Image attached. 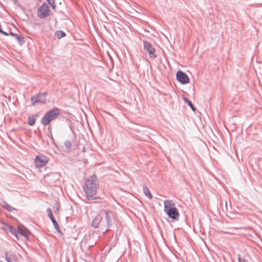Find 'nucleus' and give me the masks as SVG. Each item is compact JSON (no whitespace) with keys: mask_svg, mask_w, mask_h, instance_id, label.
<instances>
[{"mask_svg":"<svg viewBox=\"0 0 262 262\" xmlns=\"http://www.w3.org/2000/svg\"><path fill=\"white\" fill-rule=\"evenodd\" d=\"M8 261H9V262H11V261H10L8 259Z\"/></svg>","mask_w":262,"mask_h":262,"instance_id":"24","label":"nucleus"},{"mask_svg":"<svg viewBox=\"0 0 262 262\" xmlns=\"http://www.w3.org/2000/svg\"><path fill=\"white\" fill-rule=\"evenodd\" d=\"M183 100H184V101H185V102H186L187 103H188V102H189V101H190V100H189L188 98H187L186 97H183Z\"/></svg>","mask_w":262,"mask_h":262,"instance_id":"22","label":"nucleus"},{"mask_svg":"<svg viewBox=\"0 0 262 262\" xmlns=\"http://www.w3.org/2000/svg\"><path fill=\"white\" fill-rule=\"evenodd\" d=\"M56 35L59 38H60L64 37L66 35V34L61 31H59L56 32Z\"/></svg>","mask_w":262,"mask_h":262,"instance_id":"17","label":"nucleus"},{"mask_svg":"<svg viewBox=\"0 0 262 262\" xmlns=\"http://www.w3.org/2000/svg\"><path fill=\"white\" fill-rule=\"evenodd\" d=\"M36 121V118L34 116H31L28 118V124L30 126H33Z\"/></svg>","mask_w":262,"mask_h":262,"instance_id":"16","label":"nucleus"},{"mask_svg":"<svg viewBox=\"0 0 262 262\" xmlns=\"http://www.w3.org/2000/svg\"><path fill=\"white\" fill-rule=\"evenodd\" d=\"M105 214V216L107 220V221L108 222L110 221V216L108 214L107 212L105 211H102L100 212V214H97L95 218L94 219L92 222V226L95 228H97L99 227L100 223L101 220V215Z\"/></svg>","mask_w":262,"mask_h":262,"instance_id":"6","label":"nucleus"},{"mask_svg":"<svg viewBox=\"0 0 262 262\" xmlns=\"http://www.w3.org/2000/svg\"><path fill=\"white\" fill-rule=\"evenodd\" d=\"M144 48L147 50L148 52L150 58H155L156 57L155 52V49L151 46V45L147 42H144Z\"/></svg>","mask_w":262,"mask_h":262,"instance_id":"10","label":"nucleus"},{"mask_svg":"<svg viewBox=\"0 0 262 262\" xmlns=\"http://www.w3.org/2000/svg\"><path fill=\"white\" fill-rule=\"evenodd\" d=\"M175 204L172 200H166L164 202V211L166 212L168 210L175 208Z\"/></svg>","mask_w":262,"mask_h":262,"instance_id":"12","label":"nucleus"},{"mask_svg":"<svg viewBox=\"0 0 262 262\" xmlns=\"http://www.w3.org/2000/svg\"><path fill=\"white\" fill-rule=\"evenodd\" d=\"M187 104L191 108V109L194 112L195 111V108H194V107L193 106L192 103H191V102L190 101L189 102H188Z\"/></svg>","mask_w":262,"mask_h":262,"instance_id":"20","label":"nucleus"},{"mask_svg":"<svg viewBox=\"0 0 262 262\" xmlns=\"http://www.w3.org/2000/svg\"><path fill=\"white\" fill-rule=\"evenodd\" d=\"M38 16L41 18L47 17L50 14L49 7L46 4H42L38 9Z\"/></svg>","mask_w":262,"mask_h":262,"instance_id":"5","label":"nucleus"},{"mask_svg":"<svg viewBox=\"0 0 262 262\" xmlns=\"http://www.w3.org/2000/svg\"><path fill=\"white\" fill-rule=\"evenodd\" d=\"M11 35L14 36L15 37L16 39L18 41L19 44L21 45L24 42L23 37L12 33H11Z\"/></svg>","mask_w":262,"mask_h":262,"instance_id":"15","label":"nucleus"},{"mask_svg":"<svg viewBox=\"0 0 262 262\" xmlns=\"http://www.w3.org/2000/svg\"><path fill=\"white\" fill-rule=\"evenodd\" d=\"M8 261H9V262H11V261H10L8 259Z\"/></svg>","mask_w":262,"mask_h":262,"instance_id":"25","label":"nucleus"},{"mask_svg":"<svg viewBox=\"0 0 262 262\" xmlns=\"http://www.w3.org/2000/svg\"><path fill=\"white\" fill-rule=\"evenodd\" d=\"M177 79L182 84H187L189 82L188 76L183 72L179 71L177 73Z\"/></svg>","mask_w":262,"mask_h":262,"instance_id":"8","label":"nucleus"},{"mask_svg":"<svg viewBox=\"0 0 262 262\" xmlns=\"http://www.w3.org/2000/svg\"><path fill=\"white\" fill-rule=\"evenodd\" d=\"M1 205L3 207L7 209L8 211L12 212L15 210V208L10 205L8 203H7L6 202L3 201Z\"/></svg>","mask_w":262,"mask_h":262,"instance_id":"13","label":"nucleus"},{"mask_svg":"<svg viewBox=\"0 0 262 262\" xmlns=\"http://www.w3.org/2000/svg\"><path fill=\"white\" fill-rule=\"evenodd\" d=\"M99 188V183L96 176L93 175L88 178L83 186L84 191L88 199H96L97 189Z\"/></svg>","mask_w":262,"mask_h":262,"instance_id":"1","label":"nucleus"},{"mask_svg":"<svg viewBox=\"0 0 262 262\" xmlns=\"http://www.w3.org/2000/svg\"><path fill=\"white\" fill-rule=\"evenodd\" d=\"M143 191L144 194L149 199H151L152 198V195L150 193V190L146 186H144L143 188Z\"/></svg>","mask_w":262,"mask_h":262,"instance_id":"14","label":"nucleus"},{"mask_svg":"<svg viewBox=\"0 0 262 262\" xmlns=\"http://www.w3.org/2000/svg\"><path fill=\"white\" fill-rule=\"evenodd\" d=\"M1 33L3 34H4L5 35H8V33H7L6 32L3 31V30H2V32H1Z\"/></svg>","mask_w":262,"mask_h":262,"instance_id":"23","label":"nucleus"},{"mask_svg":"<svg viewBox=\"0 0 262 262\" xmlns=\"http://www.w3.org/2000/svg\"><path fill=\"white\" fill-rule=\"evenodd\" d=\"M47 212L48 213V216H49V218L51 219V220L52 221L56 230L58 232H60V227L53 216L51 209L50 208L47 209Z\"/></svg>","mask_w":262,"mask_h":262,"instance_id":"11","label":"nucleus"},{"mask_svg":"<svg viewBox=\"0 0 262 262\" xmlns=\"http://www.w3.org/2000/svg\"><path fill=\"white\" fill-rule=\"evenodd\" d=\"M166 213L170 218L174 220H178L180 216L178 210L176 207L168 210Z\"/></svg>","mask_w":262,"mask_h":262,"instance_id":"9","label":"nucleus"},{"mask_svg":"<svg viewBox=\"0 0 262 262\" xmlns=\"http://www.w3.org/2000/svg\"><path fill=\"white\" fill-rule=\"evenodd\" d=\"M46 94L42 93L38 94L36 96L32 97L31 99L32 105H34L36 103H45L46 101Z\"/></svg>","mask_w":262,"mask_h":262,"instance_id":"7","label":"nucleus"},{"mask_svg":"<svg viewBox=\"0 0 262 262\" xmlns=\"http://www.w3.org/2000/svg\"><path fill=\"white\" fill-rule=\"evenodd\" d=\"M7 230L11 233L14 234L17 238H18L17 233H19L25 237L28 236V231L23 226H18L17 227V231L12 226L8 225Z\"/></svg>","mask_w":262,"mask_h":262,"instance_id":"3","label":"nucleus"},{"mask_svg":"<svg viewBox=\"0 0 262 262\" xmlns=\"http://www.w3.org/2000/svg\"><path fill=\"white\" fill-rule=\"evenodd\" d=\"M54 213L56 214H58L59 213V206L57 204L55 205L54 206Z\"/></svg>","mask_w":262,"mask_h":262,"instance_id":"19","label":"nucleus"},{"mask_svg":"<svg viewBox=\"0 0 262 262\" xmlns=\"http://www.w3.org/2000/svg\"><path fill=\"white\" fill-rule=\"evenodd\" d=\"M49 158L43 155H39L35 159V164L37 167H42L47 165Z\"/></svg>","mask_w":262,"mask_h":262,"instance_id":"4","label":"nucleus"},{"mask_svg":"<svg viewBox=\"0 0 262 262\" xmlns=\"http://www.w3.org/2000/svg\"><path fill=\"white\" fill-rule=\"evenodd\" d=\"M59 113V110L58 108H54L47 112L42 118V123L44 125H48L52 120L57 118Z\"/></svg>","mask_w":262,"mask_h":262,"instance_id":"2","label":"nucleus"},{"mask_svg":"<svg viewBox=\"0 0 262 262\" xmlns=\"http://www.w3.org/2000/svg\"><path fill=\"white\" fill-rule=\"evenodd\" d=\"M65 145L68 148L71 147V143L70 142H67L65 143Z\"/></svg>","mask_w":262,"mask_h":262,"instance_id":"21","label":"nucleus"},{"mask_svg":"<svg viewBox=\"0 0 262 262\" xmlns=\"http://www.w3.org/2000/svg\"><path fill=\"white\" fill-rule=\"evenodd\" d=\"M49 4L51 6L53 9H55L56 5L54 0H47Z\"/></svg>","mask_w":262,"mask_h":262,"instance_id":"18","label":"nucleus"}]
</instances>
